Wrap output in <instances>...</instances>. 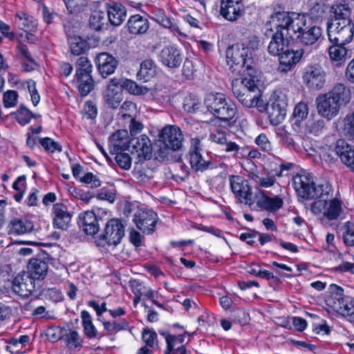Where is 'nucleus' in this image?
<instances>
[{
	"label": "nucleus",
	"instance_id": "1",
	"mask_svg": "<svg viewBox=\"0 0 354 354\" xmlns=\"http://www.w3.org/2000/svg\"><path fill=\"white\" fill-rule=\"evenodd\" d=\"M244 77L232 80V91L238 101L246 108L256 107L260 112L265 111V101L258 86V71L243 74Z\"/></svg>",
	"mask_w": 354,
	"mask_h": 354
},
{
	"label": "nucleus",
	"instance_id": "2",
	"mask_svg": "<svg viewBox=\"0 0 354 354\" xmlns=\"http://www.w3.org/2000/svg\"><path fill=\"white\" fill-rule=\"evenodd\" d=\"M351 99L350 88L344 84H337L330 91L317 97L318 114L330 120L337 115L341 106L349 102Z\"/></svg>",
	"mask_w": 354,
	"mask_h": 354
},
{
	"label": "nucleus",
	"instance_id": "3",
	"mask_svg": "<svg viewBox=\"0 0 354 354\" xmlns=\"http://www.w3.org/2000/svg\"><path fill=\"white\" fill-rule=\"evenodd\" d=\"M331 138H326L324 144L319 147L318 153L321 160L327 164H332L339 158L343 164L354 171V149L342 139L330 143Z\"/></svg>",
	"mask_w": 354,
	"mask_h": 354
},
{
	"label": "nucleus",
	"instance_id": "4",
	"mask_svg": "<svg viewBox=\"0 0 354 354\" xmlns=\"http://www.w3.org/2000/svg\"><path fill=\"white\" fill-rule=\"evenodd\" d=\"M226 61L230 69L236 74L257 71L254 68L252 52L245 44H235L227 48Z\"/></svg>",
	"mask_w": 354,
	"mask_h": 354
},
{
	"label": "nucleus",
	"instance_id": "5",
	"mask_svg": "<svg viewBox=\"0 0 354 354\" xmlns=\"http://www.w3.org/2000/svg\"><path fill=\"white\" fill-rule=\"evenodd\" d=\"M269 24L271 28H280L292 39L298 35L306 25V18L304 15L297 12H276L270 17Z\"/></svg>",
	"mask_w": 354,
	"mask_h": 354
},
{
	"label": "nucleus",
	"instance_id": "6",
	"mask_svg": "<svg viewBox=\"0 0 354 354\" xmlns=\"http://www.w3.org/2000/svg\"><path fill=\"white\" fill-rule=\"evenodd\" d=\"M207 111L223 121L235 122L236 106L230 100L221 93H208L204 100Z\"/></svg>",
	"mask_w": 354,
	"mask_h": 354
},
{
	"label": "nucleus",
	"instance_id": "7",
	"mask_svg": "<svg viewBox=\"0 0 354 354\" xmlns=\"http://www.w3.org/2000/svg\"><path fill=\"white\" fill-rule=\"evenodd\" d=\"M296 190L298 194L304 198H319L328 200L332 194V187L328 182H324L315 186L313 180L307 175L299 176L295 180Z\"/></svg>",
	"mask_w": 354,
	"mask_h": 354
},
{
	"label": "nucleus",
	"instance_id": "8",
	"mask_svg": "<svg viewBox=\"0 0 354 354\" xmlns=\"http://www.w3.org/2000/svg\"><path fill=\"white\" fill-rule=\"evenodd\" d=\"M330 295L326 299L327 305L337 314L351 316L354 314V299L344 295V290L335 284L330 286Z\"/></svg>",
	"mask_w": 354,
	"mask_h": 354
},
{
	"label": "nucleus",
	"instance_id": "9",
	"mask_svg": "<svg viewBox=\"0 0 354 354\" xmlns=\"http://www.w3.org/2000/svg\"><path fill=\"white\" fill-rule=\"evenodd\" d=\"M312 212L322 219L335 221L343 213L342 202L337 198L316 200L310 207Z\"/></svg>",
	"mask_w": 354,
	"mask_h": 354
},
{
	"label": "nucleus",
	"instance_id": "10",
	"mask_svg": "<svg viewBox=\"0 0 354 354\" xmlns=\"http://www.w3.org/2000/svg\"><path fill=\"white\" fill-rule=\"evenodd\" d=\"M288 106L286 95L281 91L274 92L270 103L265 102V111L267 112L270 122L272 125H278L286 118Z\"/></svg>",
	"mask_w": 354,
	"mask_h": 354
},
{
	"label": "nucleus",
	"instance_id": "11",
	"mask_svg": "<svg viewBox=\"0 0 354 354\" xmlns=\"http://www.w3.org/2000/svg\"><path fill=\"white\" fill-rule=\"evenodd\" d=\"M92 64L86 57L82 56L76 62V82L79 93L86 96L94 88V80L91 76Z\"/></svg>",
	"mask_w": 354,
	"mask_h": 354
},
{
	"label": "nucleus",
	"instance_id": "12",
	"mask_svg": "<svg viewBox=\"0 0 354 354\" xmlns=\"http://www.w3.org/2000/svg\"><path fill=\"white\" fill-rule=\"evenodd\" d=\"M229 181L231 190L239 203L251 207L254 201L252 187L248 180L241 176L231 175Z\"/></svg>",
	"mask_w": 354,
	"mask_h": 354
},
{
	"label": "nucleus",
	"instance_id": "13",
	"mask_svg": "<svg viewBox=\"0 0 354 354\" xmlns=\"http://www.w3.org/2000/svg\"><path fill=\"white\" fill-rule=\"evenodd\" d=\"M328 39L331 43H349L354 35V25L349 23H329L327 26Z\"/></svg>",
	"mask_w": 354,
	"mask_h": 354
},
{
	"label": "nucleus",
	"instance_id": "14",
	"mask_svg": "<svg viewBox=\"0 0 354 354\" xmlns=\"http://www.w3.org/2000/svg\"><path fill=\"white\" fill-rule=\"evenodd\" d=\"M184 140L180 129L176 125H167L160 133L159 140L165 147L177 151L181 149Z\"/></svg>",
	"mask_w": 354,
	"mask_h": 354
},
{
	"label": "nucleus",
	"instance_id": "15",
	"mask_svg": "<svg viewBox=\"0 0 354 354\" xmlns=\"http://www.w3.org/2000/svg\"><path fill=\"white\" fill-rule=\"evenodd\" d=\"M158 219L157 214L149 209H139L135 213L133 218L137 227L146 234H150L154 231Z\"/></svg>",
	"mask_w": 354,
	"mask_h": 354
},
{
	"label": "nucleus",
	"instance_id": "16",
	"mask_svg": "<svg viewBox=\"0 0 354 354\" xmlns=\"http://www.w3.org/2000/svg\"><path fill=\"white\" fill-rule=\"evenodd\" d=\"M124 235V226L121 221L113 218L107 221L102 237L109 245L115 246L120 243Z\"/></svg>",
	"mask_w": 354,
	"mask_h": 354
},
{
	"label": "nucleus",
	"instance_id": "17",
	"mask_svg": "<svg viewBox=\"0 0 354 354\" xmlns=\"http://www.w3.org/2000/svg\"><path fill=\"white\" fill-rule=\"evenodd\" d=\"M131 153L137 156L138 162L149 160L152 155V147L150 139L145 135L133 138L130 141Z\"/></svg>",
	"mask_w": 354,
	"mask_h": 354
},
{
	"label": "nucleus",
	"instance_id": "18",
	"mask_svg": "<svg viewBox=\"0 0 354 354\" xmlns=\"http://www.w3.org/2000/svg\"><path fill=\"white\" fill-rule=\"evenodd\" d=\"M120 84V79H111L103 94L105 103L113 109L117 108L122 100V88Z\"/></svg>",
	"mask_w": 354,
	"mask_h": 354
},
{
	"label": "nucleus",
	"instance_id": "19",
	"mask_svg": "<svg viewBox=\"0 0 354 354\" xmlns=\"http://www.w3.org/2000/svg\"><path fill=\"white\" fill-rule=\"evenodd\" d=\"M13 291L21 297H27L35 289L34 280L27 273L18 274L12 282Z\"/></svg>",
	"mask_w": 354,
	"mask_h": 354
},
{
	"label": "nucleus",
	"instance_id": "20",
	"mask_svg": "<svg viewBox=\"0 0 354 354\" xmlns=\"http://www.w3.org/2000/svg\"><path fill=\"white\" fill-rule=\"evenodd\" d=\"M253 198L259 208L271 212L277 211L283 204V200L279 196L269 197L261 189H259L256 192Z\"/></svg>",
	"mask_w": 354,
	"mask_h": 354
},
{
	"label": "nucleus",
	"instance_id": "21",
	"mask_svg": "<svg viewBox=\"0 0 354 354\" xmlns=\"http://www.w3.org/2000/svg\"><path fill=\"white\" fill-rule=\"evenodd\" d=\"M158 57L163 65L171 68L180 66L183 61L180 50L174 46H165L160 52Z\"/></svg>",
	"mask_w": 354,
	"mask_h": 354
},
{
	"label": "nucleus",
	"instance_id": "22",
	"mask_svg": "<svg viewBox=\"0 0 354 354\" xmlns=\"http://www.w3.org/2000/svg\"><path fill=\"white\" fill-rule=\"evenodd\" d=\"M276 32L273 35L271 41L268 46V53L274 56L279 55L281 52L288 47L290 36H288L284 30L275 28Z\"/></svg>",
	"mask_w": 354,
	"mask_h": 354
},
{
	"label": "nucleus",
	"instance_id": "23",
	"mask_svg": "<svg viewBox=\"0 0 354 354\" xmlns=\"http://www.w3.org/2000/svg\"><path fill=\"white\" fill-rule=\"evenodd\" d=\"M303 54L304 51L302 50H294L288 48L281 52L278 55L279 57V71L287 73L290 71L292 67L299 62Z\"/></svg>",
	"mask_w": 354,
	"mask_h": 354
},
{
	"label": "nucleus",
	"instance_id": "24",
	"mask_svg": "<svg viewBox=\"0 0 354 354\" xmlns=\"http://www.w3.org/2000/svg\"><path fill=\"white\" fill-rule=\"evenodd\" d=\"M48 259L44 257L32 258L28 264V270L29 276L33 280L44 279L48 272Z\"/></svg>",
	"mask_w": 354,
	"mask_h": 354
},
{
	"label": "nucleus",
	"instance_id": "25",
	"mask_svg": "<svg viewBox=\"0 0 354 354\" xmlns=\"http://www.w3.org/2000/svg\"><path fill=\"white\" fill-rule=\"evenodd\" d=\"M97 70L104 78L113 74L118 66V61L107 53H99L95 59Z\"/></svg>",
	"mask_w": 354,
	"mask_h": 354
},
{
	"label": "nucleus",
	"instance_id": "26",
	"mask_svg": "<svg viewBox=\"0 0 354 354\" xmlns=\"http://www.w3.org/2000/svg\"><path fill=\"white\" fill-rule=\"evenodd\" d=\"M243 11L242 0H222L221 2V15L229 21L236 20Z\"/></svg>",
	"mask_w": 354,
	"mask_h": 354
},
{
	"label": "nucleus",
	"instance_id": "27",
	"mask_svg": "<svg viewBox=\"0 0 354 354\" xmlns=\"http://www.w3.org/2000/svg\"><path fill=\"white\" fill-rule=\"evenodd\" d=\"M59 338L63 340L71 351H79L82 347L83 339L78 332L71 328L59 329Z\"/></svg>",
	"mask_w": 354,
	"mask_h": 354
},
{
	"label": "nucleus",
	"instance_id": "28",
	"mask_svg": "<svg viewBox=\"0 0 354 354\" xmlns=\"http://www.w3.org/2000/svg\"><path fill=\"white\" fill-rule=\"evenodd\" d=\"M303 78L305 84L313 89H321L325 84V73L319 68H310Z\"/></svg>",
	"mask_w": 354,
	"mask_h": 354
},
{
	"label": "nucleus",
	"instance_id": "29",
	"mask_svg": "<svg viewBox=\"0 0 354 354\" xmlns=\"http://www.w3.org/2000/svg\"><path fill=\"white\" fill-rule=\"evenodd\" d=\"M79 218V224L85 233L94 235L99 232V221L93 212L86 211Z\"/></svg>",
	"mask_w": 354,
	"mask_h": 354
},
{
	"label": "nucleus",
	"instance_id": "30",
	"mask_svg": "<svg viewBox=\"0 0 354 354\" xmlns=\"http://www.w3.org/2000/svg\"><path fill=\"white\" fill-rule=\"evenodd\" d=\"M8 228L10 234L21 235L31 232L34 229V225L26 218H13L10 220Z\"/></svg>",
	"mask_w": 354,
	"mask_h": 354
},
{
	"label": "nucleus",
	"instance_id": "31",
	"mask_svg": "<svg viewBox=\"0 0 354 354\" xmlns=\"http://www.w3.org/2000/svg\"><path fill=\"white\" fill-rule=\"evenodd\" d=\"M54 226L58 229L66 230L71 221V215L67 207L62 203H56L53 205Z\"/></svg>",
	"mask_w": 354,
	"mask_h": 354
},
{
	"label": "nucleus",
	"instance_id": "32",
	"mask_svg": "<svg viewBox=\"0 0 354 354\" xmlns=\"http://www.w3.org/2000/svg\"><path fill=\"white\" fill-rule=\"evenodd\" d=\"M130 142L126 130H118L110 138V150L113 153L125 150Z\"/></svg>",
	"mask_w": 354,
	"mask_h": 354
},
{
	"label": "nucleus",
	"instance_id": "33",
	"mask_svg": "<svg viewBox=\"0 0 354 354\" xmlns=\"http://www.w3.org/2000/svg\"><path fill=\"white\" fill-rule=\"evenodd\" d=\"M322 29L317 26H313L308 29L303 30L297 35V39L304 45H313L322 36Z\"/></svg>",
	"mask_w": 354,
	"mask_h": 354
},
{
	"label": "nucleus",
	"instance_id": "34",
	"mask_svg": "<svg viewBox=\"0 0 354 354\" xmlns=\"http://www.w3.org/2000/svg\"><path fill=\"white\" fill-rule=\"evenodd\" d=\"M189 160L192 169L196 172H203L215 167L212 161L204 159L201 152L189 153Z\"/></svg>",
	"mask_w": 354,
	"mask_h": 354
},
{
	"label": "nucleus",
	"instance_id": "35",
	"mask_svg": "<svg viewBox=\"0 0 354 354\" xmlns=\"http://www.w3.org/2000/svg\"><path fill=\"white\" fill-rule=\"evenodd\" d=\"M333 45L329 47L328 54L330 59L333 62H345L347 59H349L352 56V53L348 50L344 44L339 43H333Z\"/></svg>",
	"mask_w": 354,
	"mask_h": 354
},
{
	"label": "nucleus",
	"instance_id": "36",
	"mask_svg": "<svg viewBox=\"0 0 354 354\" xmlns=\"http://www.w3.org/2000/svg\"><path fill=\"white\" fill-rule=\"evenodd\" d=\"M127 26L131 34H143L149 28V22L146 18L140 15H136L129 18Z\"/></svg>",
	"mask_w": 354,
	"mask_h": 354
},
{
	"label": "nucleus",
	"instance_id": "37",
	"mask_svg": "<svg viewBox=\"0 0 354 354\" xmlns=\"http://www.w3.org/2000/svg\"><path fill=\"white\" fill-rule=\"evenodd\" d=\"M333 18L330 23H349L351 22V10L348 5L337 4L331 7Z\"/></svg>",
	"mask_w": 354,
	"mask_h": 354
},
{
	"label": "nucleus",
	"instance_id": "38",
	"mask_svg": "<svg viewBox=\"0 0 354 354\" xmlns=\"http://www.w3.org/2000/svg\"><path fill=\"white\" fill-rule=\"evenodd\" d=\"M109 21L113 26H120L126 17V10L122 4L114 3L107 10Z\"/></svg>",
	"mask_w": 354,
	"mask_h": 354
},
{
	"label": "nucleus",
	"instance_id": "39",
	"mask_svg": "<svg viewBox=\"0 0 354 354\" xmlns=\"http://www.w3.org/2000/svg\"><path fill=\"white\" fill-rule=\"evenodd\" d=\"M157 67L155 63L151 59H146L140 64L138 77L145 82L149 81L156 75Z\"/></svg>",
	"mask_w": 354,
	"mask_h": 354
},
{
	"label": "nucleus",
	"instance_id": "40",
	"mask_svg": "<svg viewBox=\"0 0 354 354\" xmlns=\"http://www.w3.org/2000/svg\"><path fill=\"white\" fill-rule=\"evenodd\" d=\"M16 17L17 19L16 22L19 27L25 32L33 31L36 29L37 23L33 17L26 13L21 12L17 13Z\"/></svg>",
	"mask_w": 354,
	"mask_h": 354
},
{
	"label": "nucleus",
	"instance_id": "41",
	"mask_svg": "<svg viewBox=\"0 0 354 354\" xmlns=\"http://www.w3.org/2000/svg\"><path fill=\"white\" fill-rule=\"evenodd\" d=\"M106 24V12L100 10H94L89 19V26L95 30H100Z\"/></svg>",
	"mask_w": 354,
	"mask_h": 354
},
{
	"label": "nucleus",
	"instance_id": "42",
	"mask_svg": "<svg viewBox=\"0 0 354 354\" xmlns=\"http://www.w3.org/2000/svg\"><path fill=\"white\" fill-rule=\"evenodd\" d=\"M71 52L74 55H80L88 48L87 42L80 37H72L68 39Z\"/></svg>",
	"mask_w": 354,
	"mask_h": 354
},
{
	"label": "nucleus",
	"instance_id": "43",
	"mask_svg": "<svg viewBox=\"0 0 354 354\" xmlns=\"http://www.w3.org/2000/svg\"><path fill=\"white\" fill-rule=\"evenodd\" d=\"M81 317L82 319L84 334L88 338L95 337L97 335V330L93 324L90 314L87 311L83 310L81 313Z\"/></svg>",
	"mask_w": 354,
	"mask_h": 354
},
{
	"label": "nucleus",
	"instance_id": "44",
	"mask_svg": "<svg viewBox=\"0 0 354 354\" xmlns=\"http://www.w3.org/2000/svg\"><path fill=\"white\" fill-rule=\"evenodd\" d=\"M120 86L122 88H125L129 93L134 95L145 94L147 92L146 87L138 85L135 82L130 80H120Z\"/></svg>",
	"mask_w": 354,
	"mask_h": 354
},
{
	"label": "nucleus",
	"instance_id": "45",
	"mask_svg": "<svg viewBox=\"0 0 354 354\" xmlns=\"http://www.w3.org/2000/svg\"><path fill=\"white\" fill-rule=\"evenodd\" d=\"M158 22L163 27L170 30L175 35H182L180 29L178 24L170 18L167 17L163 13L158 16Z\"/></svg>",
	"mask_w": 354,
	"mask_h": 354
},
{
	"label": "nucleus",
	"instance_id": "46",
	"mask_svg": "<svg viewBox=\"0 0 354 354\" xmlns=\"http://www.w3.org/2000/svg\"><path fill=\"white\" fill-rule=\"evenodd\" d=\"M308 114V107L306 103H298L294 109L293 117L296 120L295 123L300 122L305 120Z\"/></svg>",
	"mask_w": 354,
	"mask_h": 354
},
{
	"label": "nucleus",
	"instance_id": "47",
	"mask_svg": "<svg viewBox=\"0 0 354 354\" xmlns=\"http://www.w3.org/2000/svg\"><path fill=\"white\" fill-rule=\"evenodd\" d=\"M131 286L135 295L138 294L141 296L144 295L149 299H152L153 297V290L149 288L145 287L140 283H139V281H133L131 282Z\"/></svg>",
	"mask_w": 354,
	"mask_h": 354
},
{
	"label": "nucleus",
	"instance_id": "48",
	"mask_svg": "<svg viewBox=\"0 0 354 354\" xmlns=\"http://www.w3.org/2000/svg\"><path fill=\"white\" fill-rule=\"evenodd\" d=\"M66 6L71 13H78L86 6V0H64Z\"/></svg>",
	"mask_w": 354,
	"mask_h": 354
},
{
	"label": "nucleus",
	"instance_id": "49",
	"mask_svg": "<svg viewBox=\"0 0 354 354\" xmlns=\"http://www.w3.org/2000/svg\"><path fill=\"white\" fill-rule=\"evenodd\" d=\"M30 342V337L27 335H21L19 338H11L8 343L10 346H7V349L10 350L11 348H15V351L21 349L23 346L28 344Z\"/></svg>",
	"mask_w": 354,
	"mask_h": 354
},
{
	"label": "nucleus",
	"instance_id": "50",
	"mask_svg": "<svg viewBox=\"0 0 354 354\" xmlns=\"http://www.w3.org/2000/svg\"><path fill=\"white\" fill-rule=\"evenodd\" d=\"M116 156L115 160L117 164L123 169H130L131 165V158L127 153L118 152L114 153Z\"/></svg>",
	"mask_w": 354,
	"mask_h": 354
},
{
	"label": "nucleus",
	"instance_id": "51",
	"mask_svg": "<svg viewBox=\"0 0 354 354\" xmlns=\"http://www.w3.org/2000/svg\"><path fill=\"white\" fill-rule=\"evenodd\" d=\"M142 338L146 345L150 348H153L156 344L157 334L154 330L145 328Z\"/></svg>",
	"mask_w": 354,
	"mask_h": 354
},
{
	"label": "nucleus",
	"instance_id": "52",
	"mask_svg": "<svg viewBox=\"0 0 354 354\" xmlns=\"http://www.w3.org/2000/svg\"><path fill=\"white\" fill-rule=\"evenodd\" d=\"M255 143L266 152L270 153L272 149V144L265 133L259 134L255 138Z\"/></svg>",
	"mask_w": 354,
	"mask_h": 354
},
{
	"label": "nucleus",
	"instance_id": "53",
	"mask_svg": "<svg viewBox=\"0 0 354 354\" xmlns=\"http://www.w3.org/2000/svg\"><path fill=\"white\" fill-rule=\"evenodd\" d=\"M345 227L346 230L343 233L344 243L348 246L354 247V225L346 223Z\"/></svg>",
	"mask_w": 354,
	"mask_h": 354
},
{
	"label": "nucleus",
	"instance_id": "54",
	"mask_svg": "<svg viewBox=\"0 0 354 354\" xmlns=\"http://www.w3.org/2000/svg\"><path fill=\"white\" fill-rule=\"evenodd\" d=\"M18 94L15 91H8L3 97V104L6 108L13 107L17 104Z\"/></svg>",
	"mask_w": 354,
	"mask_h": 354
},
{
	"label": "nucleus",
	"instance_id": "55",
	"mask_svg": "<svg viewBox=\"0 0 354 354\" xmlns=\"http://www.w3.org/2000/svg\"><path fill=\"white\" fill-rule=\"evenodd\" d=\"M343 131L349 139H354V111L352 115L345 120Z\"/></svg>",
	"mask_w": 354,
	"mask_h": 354
},
{
	"label": "nucleus",
	"instance_id": "56",
	"mask_svg": "<svg viewBox=\"0 0 354 354\" xmlns=\"http://www.w3.org/2000/svg\"><path fill=\"white\" fill-rule=\"evenodd\" d=\"M41 145L46 150L50 152H54L56 150L61 151L62 148L60 145L56 142L53 141L51 138H44L39 140Z\"/></svg>",
	"mask_w": 354,
	"mask_h": 354
},
{
	"label": "nucleus",
	"instance_id": "57",
	"mask_svg": "<svg viewBox=\"0 0 354 354\" xmlns=\"http://www.w3.org/2000/svg\"><path fill=\"white\" fill-rule=\"evenodd\" d=\"M32 116V113L28 109L24 107H21L16 113L17 120L21 125L28 124Z\"/></svg>",
	"mask_w": 354,
	"mask_h": 354
},
{
	"label": "nucleus",
	"instance_id": "58",
	"mask_svg": "<svg viewBox=\"0 0 354 354\" xmlns=\"http://www.w3.org/2000/svg\"><path fill=\"white\" fill-rule=\"evenodd\" d=\"M127 322L124 320L121 321L120 322H104L103 323L104 328L109 332L118 331L122 328H124L127 326Z\"/></svg>",
	"mask_w": 354,
	"mask_h": 354
},
{
	"label": "nucleus",
	"instance_id": "59",
	"mask_svg": "<svg viewBox=\"0 0 354 354\" xmlns=\"http://www.w3.org/2000/svg\"><path fill=\"white\" fill-rule=\"evenodd\" d=\"M81 181L84 183L91 184L92 187H98L101 185V182L99 178L91 172L86 173L82 178H81Z\"/></svg>",
	"mask_w": 354,
	"mask_h": 354
},
{
	"label": "nucleus",
	"instance_id": "60",
	"mask_svg": "<svg viewBox=\"0 0 354 354\" xmlns=\"http://www.w3.org/2000/svg\"><path fill=\"white\" fill-rule=\"evenodd\" d=\"M209 139L217 144L224 145L226 143L227 138L225 134L223 131L220 130H216L213 131L209 135Z\"/></svg>",
	"mask_w": 354,
	"mask_h": 354
},
{
	"label": "nucleus",
	"instance_id": "61",
	"mask_svg": "<svg viewBox=\"0 0 354 354\" xmlns=\"http://www.w3.org/2000/svg\"><path fill=\"white\" fill-rule=\"evenodd\" d=\"M167 344L169 345L170 348L176 347L177 344H183L185 340V335H180L178 336L168 335L165 337Z\"/></svg>",
	"mask_w": 354,
	"mask_h": 354
},
{
	"label": "nucleus",
	"instance_id": "62",
	"mask_svg": "<svg viewBox=\"0 0 354 354\" xmlns=\"http://www.w3.org/2000/svg\"><path fill=\"white\" fill-rule=\"evenodd\" d=\"M200 103L195 100H187L184 103V109L187 113H194L200 108Z\"/></svg>",
	"mask_w": 354,
	"mask_h": 354
},
{
	"label": "nucleus",
	"instance_id": "63",
	"mask_svg": "<svg viewBox=\"0 0 354 354\" xmlns=\"http://www.w3.org/2000/svg\"><path fill=\"white\" fill-rule=\"evenodd\" d=\"M97 198L113 203L115 201V194L112 191L103 188L97 193Z\"/></svg>",
	"mask_w": 354,
	"mask_h": 354
},
{
	"label": "nucleus",
	"instance_id": "64",
	"mask_svg": "<svg viewBox=\"0 0 354 354\" xmlns=\"http://www.w3.org/2000/svg\"><path fill=\"white\" fill-rule=\"evenodd\" d=\"M345 77L349 82L354 84V58L347 65Z\"/></svg>",
	"mask_w": 354,
	"mask_h": 354
}]
</instances>
